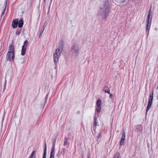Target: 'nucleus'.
I'll return each instance as SVG.
<instances>
[{"instance_id": "nucleus-15", "label": "nucleus", "mask_w": 158, "mask_h": 158, "mask_svg": "<svg viewBox=\"0 0 158 158\" xmlns=\"http://www.w3.org/2000/svg\"><path fill=\"white\" fill-rule=\"evenodd\" d=\"M7 0H6L5 2V3L4 4L5 8H4V10L2 11V15H1V17L4 14L5 12L6 8V6H7Z\"/></svg>"}, {"instance_id": "nucleus-23", "label": "nucleus", "mask_w": 158, "mask_h": 158, "mask_svg": "<svg viewBox=\"0 0 158 158\" xmlns=\"http://www.w3.org/2000/svg\"><path fill=\"white\" fill-rule=\"evenodd\" d=\"M101 110V106H97V112L99 113L100 112Z\"/></svg>"}, {"instance_id": "nucleus-2", "label": "nucleus", "mask_w": 158, "mask_h": 158, "mask_svg": "<svg viewBox=\"0 0 158 158\" xmlns=\"http://www.w3.org/2000/svg\"><path fill=\"white\" fill-rule=\"evenodd\" d=\"M63 41L60 40L59 43L58 48L56 50L55 52L53 54L54 62L55 64H56L60 56V53L63 48Z\"/></svg>"}, {"instance_id": "nucleus-32", "label": "nucleus", "mask_w": 158, "mask_h": 158, "mask_svg": "<svg viewBox=\"0 0 158 158\" xmlns=\"http://www.w3.org/2000/svg\"><path fill=\"white\" fill-rule=\"evenodd\" d=\"M45 0H44V2H45Z\"/></svg>"}, {"instance_id": "nucleus-4", "label": "nucleus", "mask_w": 158, "mask_h": 158, "mask_svg": "<svg viewBox=\"0 0 158 158\" xmlns=\"http://www.w3.org/2000/svg\"><path fill=\"white\" fill-rule=\"evenodd\" d=\"M151 14V10L149 11L147 19V20L146 28V31H148L150 29V27L151 25L152 22V17H150V15Z\"/></svg>"}, {"instance_id": "nucleus-27", "label": "nucleus", "mask_w": 158, "mask_h": 158, "mask_svg": "<svg viewBox=\"0 0 158 158\" xmlns=\"http://www.w3.org/2000/svg\"><path fill=\"white\" fill-rule=\"evenodd\" d=\"M101 136H102L101 135H100V134H99V136H98V138H100V137H101Z\"/></svg>"}, {"instance_id": "nucleus-7", "label": "nucleus", "mask_w": 158, "mask_h": 158, "mask_svg": "<svg viewBox=\"0 0 158 158\" xmlns=\"http://www.w3.org/2000/svg\"><path fill=\"white\" fill-rule=\"evenodd\" d=\"M55 142H54L52 144V150L50 153V158H54L55 155Z\"/></svg>"}, {"instance_id": "nucleus-25", "label": "nucleus", "mask_w": 158, "mask_h": 158, "mask_svg": "<svg viewBox=\"0 0 158 158\" xmlns=\"http://www.w3.org/2000/svg\"><path fill=\"white\" fill-rule=\"evenodd\" d=\"M44 28L43 29L41 30L40 31V35H41L42 34L43 32V31L44 30Z\"/></svg>"}, {"instance_id": "nucleus-9", "label": "nucleus", "mask_w": 158, "mask_h": 158, "mask_svg": "<svg viewBox=\"0 0 158 158\" xmlns=\"http://www.w3.org/2000/svg\"><path fill=\"white\" fill-rule=\"evenodd\" d=\"M72 49L75 52H77L78 51L79 49L78 45L76 44H75L73 46Z\"/></svg>"}, {"instance_id": "nucleus-17", "label": "nucleus", "mask_w": 158, "mask_h": 158, "mask_svg": "<svg viewBox=\"0 0 158 158\" xmlns=\"http://www.w3.org/2000/svg\"><path fill=\"white\" fill-rule=\"evenodd\" d=\"M23 23V20H20L19 21H18V27L20 28L21 27Z\"/></svg>"}, {"instance_id": "nucleus-29", "label": "nucleus", "mask_w": 158, "mask_h": 158, "mask_svg": "<svg viewBox=\"0 0 158 158\" xmlns=\"http://www.w3.org/2000/svg\"><path fill=\"white\" fill-rule=\"evenodd\" d=\"M24 62V60L22 61L21 62L22 64H23Z\"/></svg>"}, {"instance_id": "nucleus-18", "label": "nucleus", "mask_w": 158, "mask_h": 158, "mask_svg": "<svg viewBox=\"0 0 158 158\" xmlns=\"http://www.w3.org/2000/svg\"><path fill=\"white\" fill-rule=\"evenodd\" d=\"M35 151H33L31 154L30 156L28 158H35Z\"/></svg>"}, {"instance_id": "nucleus-1", "label": "nucleus", "mask_w": 158, "mask_h": 158, "mask_svg": "<svg viewBox=\"0 0 158 158\" xmlns=\"http://www.w3.org/2000/svg\"><path fill=\"white\" fill-rule=\"evenodd\" d=\"M110 12V6L108 1L104 2L103 5L100 8L99 15L101 16L103 19H106Z\"/></svg>"}, {"instance_id": "nucleus-31", "label": "nucleus", "mask_w": 158, "mask_h": 158, "mask_svg": "<svg viewBox=\"0 0 158 158\" xmlns=\"http://www.w3.org/2000/svg\"><path fill=\"white\" fill-rule=\"evenodd\" d=\"M157 28H155V30H156H156H157Z\"/></svg>"}, {"instance_id": "nucleus-26", "label": "nucleus", "mask_w": 158, "mask_h": 158, "mask_svg": "<svg viewBox=\"0 0 158 158\" xmlns=\"http://www.w3.org/2000/svg\"><path fill=\"white\" fill-rule=\"evenodd\" d=\"M109 94H110V98H112V97L113 96V95L111 94H110V93Z\"/></svg>"}, {"instance_id": "nucleus-6", "label": "nucleus", "mask_w": 158, "mask_h": 158, "mask_svg": "<svg viewBox=\"0 0 158 158\" xmlns=\"http://www.w3.org/2000/svg\"><path fill=\"white\" fill-rule=\"evenodd\" d=\"M125 133L124 131L123 132L122 134V136L121 137V139L120 141L119 145L120 146H122L124 145V143L125 142Z\"/></svg>"}, {"instance_id": "nucleus-10", "label": "nucleus", "mask_w": 158, "mask_h": 158, "mask_svg": "<svg viewBox=\"0 0 158 158\" xmlns=\"http://www.w3.org/2000/svg\"><path fill=\"white\" fill-rule=\"evenodd\" d=\"M116 2L118 5L120 6L126 2V0H116Z\"/></svg>"}, {"instance_id": "nucleus-8", "label": "nucleus", "mask_w": 158, "mask_h": 158, "mask_svg": "<svg viewBox=\"0 0 158 158\" xmlns=\"http://www.w3.org/2000/svg\"><path fill=\"white\" fill-rule=\"evenodd\" d=\"M18 24V20L17 19H16L13 21L12 23V27L15 28L17 27Z\"/></svg>"}, {"instance_id": "nucleus-20", "label": "nucleus", "mask_w": 158, "mask_h": 158, "mask_svg": "<svg viewBox=\"0 0 158 158\" xmlns=\"http://www.w3.org/2000/svg\"><path fill=\"white\" fill-rule=\"evenodd\" d=\"M68 139L67 137H65L64 139V145H65L68 143Z\"/></svg>"}, {"instance_id": "nucleus-11", "label": "nucleus", "mask_w": 158, "mask_h": 158, "mask_svg": "<svg viewBox=\"0 0 158 158\" xmlns=\"http://www.w3.org/2000/svg\"><path fill=\"white\" fill-rule=\"evenodd\" d=\"M27 49V48L24 47H22L21 55L22 56H24L26 53V52Z\"/></svg>"}, {"instance_id": "nucleus-21", "label": "nucleus", "mask_w": 158, "mask_h": 158, "mask_svg": "<svg viewBox=\"0 0 158 158\" xmlns=\"http://www.w3.org/2000/svg\"><path fill=\"white\" fill-rule=\"evenodd\" d=\"M27 44H28V41L27 40H26L24 41V43H23V45L22 46L27 48Z\"/></svg>"}, {"instance_id": "nucleus-22", "label": "nucleus", "mask_w": 158, "mask_h": 158, "mask_svg": "<svg viewBox=\"0 0 158 158\" xmlns=\"http://www.w3.org/2000/svg\"><path fill=\"white\" fill-rule=\"evenodd\" d=\"M120 154L119 153L116 152L114 157V158H118Z\"/></svg>"}, {"instance_id": "nucleus-13", "label": "nucleus", "mask_w": 158, "mask_h": 158, "mask_svg": "<svg viewBox=\"0 0 158 158\" xmlns=\"http://www.w3.org/2000/svg\"><path fill=\"white\" fill-rule=\"evenodd\" d=\"M103 90L106 93H107L108 94H110V89L107 86H105L104 87Z\"/></svg>"}, {"instance_id": "nucleus-3", "label": "nucleus", "mask_w": 158, "mask_h": 158, "mask_svg": "<svg viewBox=\"0 0 158 158\" xmlns=\"http://www.w3.org/2000/svg\"><path fill=\"white\" fill-rule=\"evenodd\" d=\"M9 51L7 54L6 60L7 61H11L15 58V49L14 46L12 45H10L9 47Z\"/></svg>"}, {"instance_id": "nucleus-24", "label": "nucleus", "mask_w": 158, "mask_h": 158, "mask_svg": "<svg viewBox=\"0 0 158 158\" xmlns=\"http://www.w3.org/2000/svg\"><path fill=\"white\" fill-rule=\"evenodd\" d=\"M20 32L19 31H17L16 32V35H19L20 34Z\"/></svg>"}, {"instance_id": "nucleus-12", "label": "nucleus", "mask_w": 158, "mask_h": 158, "mask_svg": "<svg viewBox=\"0 0 158 158\" xmlns=\"http://www.w3.org/2000/svg\"><path fill=\"white\" fill-rule=\"evenodd\" d=\"M113 66L114 68H115L116 66H117V67L115 68L116 69H117L118 68H119L120 67V66L119 64V63L115 61H114V62Z\"/></svg>"}, {"instance_id": "nucleus-16", "label": "nucleus", "mask_w": 158, "mask_h": 158, "mask_svg": "<svg viewBox=\"0 0 158 158\" xmlns=\"http://www.w3.org/2000/svg\"><path fill=\"white\" fill-rule=\"evenodd\" d=\"M97 118L96 117L95 115H94V127H95V128L96 127L97 124Z\"/></svg>"}, {"instance_id": "nucleus-28", "label": "nucleus", "mask_w": 158, "mask_h": 158, "mask_svg": "<svg viewBox=\"0 0 158 158\" xmlns=\"http://www.w3.org/2000/svg\"><path fill=\"white\" fill-rule=\"evenodd\" d=\"M48 94H47L46 96V99L47 100L48 98Z\"/></svg>"}, {"instance_id": "nucleus-30", "label": "nucleus", "mask_w": 158, "mask_h": 158, "mask_svg": "<svg viewBox=\"0 0 158 158\" xmlns=\"http://www.w3.org/2000/svg\"><path fill=\"white\" fill-rule=\"evenodd\" d=\"M56 139H55L54 140V142H53V143L54 142H55V143H56Z\"/></svg>"}, {"instance_id": "nucleus-19", "label": "nucleus", "mask_w": 158, "mask_h": 158, "mask_svg": "<svg viewBox=\"0 0 158 158\" xmlns=\"http://www.w3.org/2000/svg\"><path fill=\"white\" fill-rule=\"evenodd\" d=\"M102 102L100 99H98L97 102V106H101Z\"/></svg>"}, {"instance_id": "nucleus-5", "label": "nucleus", "mask_w": 158, "mask_h": 158, "mask_svg": "<svg viewBox=\"0 0 158 158\" xmlns=\"http://www.w3.org/2000/svg\"><path fill=\"white\" fill-rule=\"evenodd\" d=\"M153 91L152 94H150L149 95L147 106L146 110V112H147L149 109L152 104L153 99Z\"/></svg>"}, {"instance_id": "nucleus-14", "label": "nucleus", "mask_w": 158, "mask_h": 158, "mask_svg": "<svg viewBox=\"0 0 158 158\" xmlns=\"http://www.w3.org/2000/svg\"><path fill=\"white\" fill-rule=\"evenodd\" d=\"M46 150H47V146H46V143H45L44 155H43V158H46Z\"/></svg>"}]
</instances>
